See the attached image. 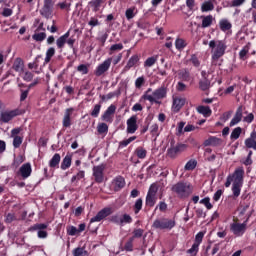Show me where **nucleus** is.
<instances>
[{
    "mask_svg": "<svg viewBox=\"0 0 256 256\" xmlns=\"http://www.w3.org/2000/svg\"><path fill=\"white\" fill-rule=\"evenodd\" d=\"M143 233H145V230L138 228V229H134L133 231V237H131V239H141V237H143Z\"/></svg>",
    "mask_w": 256,
    "mask_h": 256,
    "instance_id": "nucleus-50",
    "label": "nucleus"
},
{
    "mask_svg": "<svg viewBox=\"0 0 256 256\" xmlns=\"http://www.w3.org/2000/svg\"><path fill=\"white\" fill-rule=\"evenodd\" d=\"M77 71L82 73V75H87L89 73V68L85 64H81L77 67Z\"/></svg>",
    "mask_w": 256,
    "mask_h": 256,
    "instance_id": "nucleus-58",
    "label": "nucleus"
},
{
    "mask_svg": "<svg viewBox=\"0 0 256 256\" xmlns=\"http://www.w3.org/2000/svg\"><path fill=\"white\" fill-rule=\"evenodd\" d=\"M84 177L85 171L79 170L78 173L71 178V183H75V181H81V179H83Z\"/></svg>",
    "mask_w": 256,
    "mask_h": 256,
    "instance_id": "nucleus-46",
    "label": "nucleus"
},
{
    "mask_svg": "<svg viewBox=\"0 0 256 256\" xmlns=\"http://www.w3.org/2000/svg\"><path fill=\"white\" fill-rule=\"evenodd\" d=\"M21 143H23V138L20 136H15L13 139V147L15 149H19V147H21Z\"/></svg>",
    "mask_w": 256,
    "mask_h": 256,
    "instance_id": "nucleus-54",
    "label": "nucleus"
},
{
    "mask_svg": "<svg viewBox=\"0 0 256 256\" xmlns=\"http://www.w3.org/2000/svg\"><path fill=\"white\" fill-rule=\"evenodd\" d=\"M48 225L43 223L34 224L32 227L29 228V231H45Z\"/></svg>",
    "mask_w": 256,
    "mask_h": 256,
    "instance_id": "nucleus-40",
    "label": "nucleus"
},
{
    "mask_svg": "<svg viewBox=\"0 0 256 256\" xmlns=\"http://www.w3.org/2000/svg\"><path fill=\"white\" fill-rule=\"evenodd\" d=\"M12 69H14V71H16V73H23V71L25 69V62H23V59H21L19 57L16 58L12 65Z\"/></svg>",
    "mask_w": 256,
    "mask_h": 256,
    "instance_id": "nucleus-23",
    "label": "nucleus"
},
{
    "mask_svg": "<svg viewBox=\"0 0 256 256\" xmlns=\"http://www.w3.org/2000/svg\"><path fill=\"white\" fill-rule=\"evenodd\" d=\"M213 25V16H202V28L206 29V27H211Z\"/></svg>",
    "mask_w": 256,
    "mask_h": 256,
    "instance_id": "nucleus-32",
    "label": "nucleus"
},
{
    "mask_svg": "<svg viewBox=\"0 0 256 256\" xmlns=\"http://www.w3.org/2000/svg\"><path fill=\"white\" fill-rule=\"evenodd\" d=\"M241 119H243V106L237 108L236 113L230 122V127H234V125L241 123Z\"/></svg>",
    "mask_w": 256,
    "mask_h": 256,
    "instance_id": "nucleus-19",
    "label": "nucleus"
},
{
    "mask_svg": "<svg viewBox=\"0 0 256 256\" xmlns=\"http://www.w3.org/2000/svg\"><path fill=\"white\" fill-rule=\"evenodd\" d=\"M173 193H176L180 199H187L193 193V186L189 182L180 181L172 186Z\"/></svg>",
    "mask_w": 256,
    "mask_h": 256,
    "instance_id": "nucleus-1",
    "label": "nucleus"
},
{
    "mask_svg": "<svg viewBox=\"0 0 256 256\" xmlns=\"http://www.w3.org/2000/svg\"><path fill=\"white\" fill-rule=\"evenodd\" d=\"M32 169H31V163H25L20 167V174L21 177H23V179H27V177H31V173H32Z\"/></svg>",
    "mask_w": 256,
    "mask_h": 256,
    "instance_id": "nucleus-22",
    "label": "nucleus"
},
{
    "mask_svg": "<svg viewBox=\"0 0 256 256\" xmlns=\"http://www.w3.org/2000/svg\"><path fill=\"white\" fill-rule=\"evenodd\" d=\"M241 133H243V128L242 127H236L231 135H230V139L232 141H237V139H239V137H241Z\"/></svg>",
    "mask_w": 256,
    "mask_h": 256,
    "instance_id": "nucleus-34",
    "label": "nucleus"
},
{
    "mask_svg": "<svg viewBox=\"0 0 256 256\" xmlns=\"http://www.w3.org/2000/svg\"><path fill=\"white\" fill-rule=\"evenodd\" d=\"M73 256H89L85 248L78 247L72 251Z\"/></svg>",
    "mask_w": 256,
    "mask_h": 256,
    "instance_id": "nucleus-39",
    "label": "nucleus"
},
{
    "mask_svg": "<svg viewBox=\"0 0 256 256\" xmlns=\"http://www.w3.org/2000/svg\"><path fill=\"white\" fill-rule=\"evenodd\" d=\"M209 47L210 49H212V51L214 50L212 55V59L214 61L221 59V57L225 55V50L227 49V45H225V42H223L222 40L210 41Z\"/></svg>",
    "mask_w": 256,
    "mask_h": 256,
    "instance_id": "nucleus-3",
    "label": "nucleus"
},
{
    "mask_svg": "<svg viewBox=\"0 0 256 256\" xmlns=\"http://www.w3.org/2000/svg\"><path fill=\"white\" fill-rule=\"evenodd\" d=\"M197 111L200 113V115H203L204 117H211V114L213 113L209 106H198Z\"/></svg>",
    "mask_w": 256,
    "mask_h": 256,
    "instance_id": "nucleus-28",
    "label": "nucleus"
},
{
    "mask_svg": "<svg viewBox=\"0 0 256 256\" xmlns=\"http://www.w3.org/2000/svg\"><path fill=\"white\" fill-rule=\"evenodd\" d=\"M126 125H127V133L129 134L135 133V131L139 129V126L137 125V115L131 116L127 120Z\"/></svg>",
    "mask_w": 256,
    "mask_h": 256,
    "instance_id": "nucleus-14",
    "label": "nucleus"
},
{
    "mask_svg": "<svg viewBox=\"0 0 256 256\" xmlns=\"http://www.w3.org/2000/svg\"><path fill=\"white\" fill-rule=\"evenodd\" d=\"M210 87L211 81H209V79L205 78L199 81V89H201V91H209Z\"/></svg>",
    "mask_w": 256,
    "mask_h": 256,
    "instance_id": "nucleus-30",
    "label": "nucleus"
},
{
    "mask_svg": "<svg viewBox=\"0 0 256 256\" xmlns=\"http://www.w3.org/2000/svg\"><path fill=\"white\" fill-rule=\"evenodd\" d=\"M219 27L221 29V31H229L231 29V27H233V25L231 24V22H229V20L227 19H222L219 22Z\"/></svg>",
    "mask_w": 256,
    "mask_h": 256,
    "instance_id": "nucleus-31",
    "label": "nucleus"
},
{
    "mask_svg": "<svg viewBox=\"0 0 256 256\" xmlns=\"http://www.w3.org/2000/svg\"><path fill=\"white\" fill-rule=\"evenodd\" d=\"M230 231L236 237H243L245 231H247V220L243 223L233 222L230 224Z\"/></svg>",
    "mask_w": 256,
    "mask_h": 256,
    "instance_id": "nucleus-6",
    "label": "nucleus"
},
{
    "mask_svg": "<svg viewBox=\"0 0 256 256\" xmlns=\"http://www.w3.org/2000/svg\"><path fill=\"white\" fill-rule=\"evenodd\" d=\"M114 191H121L125 187V178L118 176L113 180Z\"/></svg>",
    "mask_w": 256,
    "mask_h": 256,
    "instance_id": "nucleus-24",
    "label": "nucleus"
},
{
    "mask_svg": "<svg viewBox=\"0 0 256 256\" xmlns=\"http://www.w3.org/2000/svg\"><path fill=\"white\" fill-rule=\"evenodd\" d=\"M197 167V160H190L186 163L185 165V170L186 171H193Z\"/></svg>",
    "mask_w": 256,
    "mask_h": 256,
    "instance_id": "nucleus-51",
    "label": "nucleus"
},
{
    "mask_svg": "<svg viewBox=\"0 0 256 256\" xmlns=\"http://www.w3.org/2000/svg\"><path fill=\"white\" fill-rule=\"evenodd\" d=\"M58 7H60V9H66V11H70V9H71V0H64L60 3H58Z\"/></svg>",
    "mask_w": 256,
    "mask_h": 256,
    "instance_id": "nucleus-47",
    "label": "nucleus"
},
{
    "mask_svg": "<svg viewBox=\"0 0 256 256\" xmlns=\"http://www.w3.org/2000/svg\"><path fill=\"white\" fill-rule=\"evenodd\" d=\"M13 221H17V217L13 213H8L6 215L5 223H13Z\"/></svg>",
    "mask_w": 256,
    "mask_h": 256,
    "instance_id": "nucleus-60",
    "label": "nucleus"
},
{
    "mask_svg": "<svg viewBox=\"0 0 256 256\" xmlns=\"http://www.w3.org/2000/svg\"><path fill=\"white\" fill-rule=\"evenodd\" d=\"M117 110V107L115 105H110L107 110L102 115L101 119L102 121H105L106 123H113V117L111 115H115V111Z\"/></svg>",
    "mask_w": 256,
    "mask_h": 256,
    "instance_id": "nucleus-15",
    "label": "nucleus"
},
{
    "mask_svg": "<svg viewBox=\"0 0 256 256\" xmlns=\"http://www.w3.org/2000/svg\"><path fill=\"white\" fill-rule=\"evenodd\" d=\"M104 0H92L89 2V6L92 7L93 11L97 13L99 9L101 8V5H103Z\"/></svg>",
    "mask_w": 256,
    "mask_h": 256,
    "instance_id": "nucleus-33",
    "label": "nucleus"
},
{
    "mask_svg": "<svg viewBox=\"0 0 256 256\" xmlns=\"http://www.w3.org/2000/svg\"><path fill=\"white\" fill-rule=\"evenodd\" d=\"M234 181H235V173L227 177V180L225 182V187H231V183H233Z\"/></svg>",
    "mask_w": 256,
    "mask_h": 256,
    "instance_id": "nucleus-63",
    "label": "nucleus"
},
{
    "mask_svg": "<svg viewBox=\"0 0 256 256\" xmlns=\"http://www.w3.org/2000/svg\"><path fill=\"white\" fill-rule=\"evenodd\" d=\"M211 199L209 197H205L204 199L200 200L202 205H205L207 209H213V204H211Z\"/></svg>",
    "mask_w": 256,
    "mask_h": 256,
    "instance_id": "nucleus-55",
    "label": "nucleus"
},
{
    "mask_svg": "<svg viewBox=\"0 0 256 256\" xmlns=\"http://www.w3.org/2000/svg\"><path fill=\"white\" fill-rule=\"evenodd\" d=\"M101 112V104H96L91 111V117H99V113Z\"/></svg>",
    "mask_w": 256,
    "mask_h": 256,
    "instance_id": "nucleus-53",
    "label": "nucleus"
},
{
    "mask_svg": "<svg viewBox=\"0 0 256 256\" xmlns=\"http://www.w3.org/2000/svg\"><path fill=\"white\" fill-rule=\"evenodd\" d=\"M243 175H245V170H243V168H238L234 171L235 180L232 184V193L234 197H239V195H241V188L243 187Z\"/></svg>",
    "mask_w": 256,
    "mask_h": 256,
    "instance_id": "nucleus-2",
    "label": "nucleus"
},
{
    "mask_svg": "<svg viewBox=\"0 0 256 256\" xmlns=\"http://www.w3.org/2000/svg\"><path fill=\"white\" fill-rule=\"evenodd\" d=\"M135 139H137V136H131L130 138L120 141L119 142V148L121 149V147H127V145H129V143H133V141H135Z\"/></svg>",
    "mask_w": 256,
    "mask_h": 256,
    "instance_id": "nucleus-48",
    "label": "nucleus"
},
{
    "mask_svg": "<svg viewBox=\"0 0 256 256\" xmlns=\"http://www.w3.org/2000/svg\"><path fill=\"white\" fill-rule=\"evenodd\" d=\"M67 233L68 235H70L71 237L77 235V233H79V231L77 230V227L75 226H70L68 229H67Z\"/></svg>",
    "mask_w": 256,
    "mask_h": 256,
    "instance_id": "nucleus-61",
    "label": "nucleus"
},
{
    "mask_svg": "<svg viewBox=\"0 0 256 256\" xmlns=\"http://www.w3.org/2000/svg\"><path fill=\"white\" fill-rule=\"evenodd\" d=\"M105 171V165H98L93 167V177L96 183H103V172Z\"/></svg>",
    "mask_w": 256,
    "mask_h": 256,
    "instance_id": "nucleus-13",
    "label": "nucleus"
},
{
    "mask_svg": "<svg viewBox=\"0 0 256 256\" xmlns=\"http://www.w3.org/2000/svg\"><path fill=\"white\" fill-rule=\"evenodd\" d=\"M54 55H55V48L50 47V48L46 51L45 63H49V62L51 61V59L53 58Z\"/></svg>",
    "mask_w": 256,
    "mask_h": 256,
    "instance_id": "nucleus-44",
    "label": "nucleus"
},
{
    "mask_svg": "<svg viewBox=\"0 0 256 256\" xmlns=\"http://www.w3.org/2000/svg\"><path fill=\"white\" fill-rule=\"evenodd\" d=\"M176 223L175 220H171L169 218H160V219H156L153 224L152 227L154 229H173V227H175Z\"/></svg>",
    "mask_w": 256,
    "mask_h": 256,
    "instance_id": "nucleus-5",
    "label": "nucleus"
},
{
    "mask_svg": "<svg viewBox=\"0 0 256 256\" xmlns=\"http://www.w3.org/2000/svg\"><path fill=\"white\" fill-rule=\"evenodd\" d=\"M135 153H136L138 159H145V157H147V150H145V148H143V147H138L135 150Z\"/></svg>",
    "mask_w": 256,
    "mask_h": 256,
    "instance_id": "nucleus-42",
    "label": "nucleus"
},
{
    "mask_svg": "<svg viewBox=\"0 0 256 256\" xmlns=\"http://www.w3.org/2000/svg\"><path fill=\"white\" fill-rule=\"evenodd\" d=\"M245 145L247 149H254L256 151V131L254 130L250 137L245 140Z\"/></svg>",
    "mask_w": 256,
    "mask_h": 256,
    "instance_id": "nucleus-20",
    "label": "nucleus"
},
{
    "mask_svg": "<svg viewBox=\"0 0 256 256\" xmlns=\"http://www.w3.org/2000/svg\"><path fill=\"white\" fill-rule=\"evenodd\" d=\"M190 61L194 65V67H199L201 65V62H199V58H197L195 54L191 56Z\"/></svg>",
    "mask_w": 256,
    "mask_h": 256,
    "instance_id": "nucleus-64",
    "label": "nucleus"
},
{
    "mask_svg": "<svg viewBox=\"0 0 256 256\" xmlns=\"http://www.w3.org/2000/svg\"><path fill=\"white\" fill-rule=\"evenodd\" d=\"M137 63H139V56L137 55H133L131 56V58L128 60L125 69L127 71H129V69H131L132 67H135V65H137Z\"/></svg>",
    "mask_w": 256,
    "mask_h": 256,
    "instance_id": "nucleus-29",
    "label": "nucleus"
},
{
    "mask_svg": "<svg viewBox=\"0 0 256 256\" xmlns=\"http://www.w3.org/2000/svg\"><path fill=\"white\" fill-rule=\"evenodd\" d=\"M178 77L182 81H189V79H191V75L189 74V70H187V69L181 70L178 73Z\"/></svg>",
    "mask_w": 256,
    "mask_h": 256,
    "instance_id": "nucleus-37",
    "label": "nucleus"
},
{
    "mask_svg": "<svg viewBox=\"0 0 256 256\" xmlns=\"http://www.w3.org/2000/svg\"><path fill=\"white\" fill-rule=\"evenodd\" d=\"M157 191H158L157 185L152 184L146 195L147 207H155V204L157 203Z\"/></svg>",
    "mask_w": 256,
    "mask_h": 256,
    "instance_id": "nucleus-7",
    "label": "nucleus"
},
{
    "mask_svg": "<svg viewBox=\"0 0 256 256\" xmlns=\"http://www.w3.org/2000/svg\"><path fill=\"white\" fill-rule=\"evenodd\" d=\"M59 163H61V155L59 153H56L49 161V167H51V169H58Z\"/></svg>",
    "mask_w": 256,
    "mask_h": 256,
    "instance_id": "nucleus-25",
    "label": "nucleus"
},
{
    "mask_svg": "<svg viewBox=\"0 0 256 256\" xmlns=\"http://www.w3.org/2000/svg\"><path fill=\"white\" fill-rule=\"evenodd\" d=\"M141 209H143V199L139 198L136 200V202L134 204L135 215H137V213H139V211H141Z\"/></svg>",
    "mask_w": 256,
    "mask_h": 256,
    "instance_id": "nucleus-45",
    "label": "nucleus"
},
{
    "mask_svg": "<svg viewBox=\"0 0 256 256\" xmlns=\"http://www.w3.org/2000/svg\"><path fill=\"white\" fill-rule=\"evenodd\" d=\"M124 249H125V251H133V238H130V239L126 242V244H125V246H124Z\"/></svg>",
    "mask_w": 256,
    "mask_h": 256,
    "instance_id": "nucleus-62",
    "label": "nucleus"
},
{
    "mask_svg": "<svg viewBox=\"0 0 256 256\" xmlns=\"http://www.w3.org/2000/svg\"><path fill=\"white\" fill-rule=\"evenodd\" d=\"M203 237H205V233L204 232H199L196 236H195V242L192 245V247L187 251V253H190V255H197V253H199V245H201V243L203 242Z\"/></svg>",
    "mask_w": 256,
    "mask_h": 256,
    "instance_id": "nucleus-10",
    "label": "nucleus"
},
{
    "mask_svg": "<svg viewBox=\"0 0 256 256\" xmlns=\"http://www.w3.org/2000/svg\"><path fill=\"white\" fill-rule=\"evenodd\" d=\"M119 222L121 225H123V223H133V218H131L129 214H124Z\"/></svg>",
    "mask_w": 256,
    "mask_h": 256,
    "instance_id": "nucleus-56",
    "label": "nucleus"
},
{
    "mask_svg": "<svg viewBox=\"0 0 256 256\" xmlns=\"http://www.w3.org/2000/svg\"><path fill=\"white\" fill-rule=\"evenodd\" d=\"M157 63V58L156 57H149L146 59L144 62V67H153Z\"/></svg>",
    "mask_w": 256,
    "mask_h": 256,
    "instance_id": "nucleus-52",
    "label": "nucleus"
},
{
    "mask_svg": "<svg viewBox=\"0 0 256 256\" xmlns=\"http://www.w3.org/2000/svg\"><path fill=\"white\" fill-rule=\"evenodd\" d=\"M112 61H113V58H108L102 64L98 65V67L94 72L96 77H101V75H103L104 73H107V71H109V67H111Z\"/></svg>",
    "mask_w": 256,
    "mask_h": 256,
    "instance_id": "nucleus-11",
    "label": "nucleus"
},
{
    "mask_svg": "<svg viewBox=\"0 0 256 256\" xmlns=\"http://www.w3.org/2000/svg\"><path fill=\"white\" fill-rule=\"evenodd\" d=\"M97 131L100 135H103V133H108L109 126L106 123H99L97 126Z\"/></svg>",
    "mask_w": 256,
    "mask_h": 256,
    "instance_id": "nucleus-43",
    "label": "nucleus"
},
{
    "mask_svg": "<svg viewBox=\"0 0 256 256\" xmlns=\"http://www.w3.org/2000/svg\"><path fill=\"white\" fill-rule=\"evenodd\" d=\"M75 111L74 108H67L63 117V127H71V115Z\"/></svg>",
    "mask_w": 256,
    "mask_h": 256,
    "instance_id": "nucleus-21",
    "label": "nucleus"
},
{
    "mask_svg": "<svg viewBox=\"0 0 256 256\" xmlns=\"http://www.w3.org/2000/svg\"><path fill=\"white\" fill-rule=\"evenodd\" d=\"M185 105V98L176 97L173 99L174 111H181V108Z\"/></svg>",
    "mask_w": 256,
    "mask_h": 256,
    "instance_id": "nucleus-26",
    "label": "nucleus"
},
{
    "mask_svg": "<svg viewBox=\"0 0 256 256\" xmlns=\"http://www.w3.org/2000/svg\"><path fill=\"white\" fill-rule=\"evenodd\" d=\"M213 9H215V6L213 5V2H211V1L204 2L201 7V10L203 12L213 11Z\"/></svg>",
    "mask_w": 256,
    "mask_h": 256,
    "instance_id": "nucleus-41",
    "label": "nucleus"
},
{
    "mask_svg": "<svg viewBox=\"0 0 256 256\" xmlns=\"http://www.w3.org/2000/svg\"><path fill=\"white\" fill-rule=\"evenodd\" d=\"M47 38V34L45 32H35L32 36V39H34V41H45V39Z\"/></svg>",
    "mask_w": 256,
    "mask_h": 256,
    "instance_id": "nucleus-38",
    "label": "nucleus"
},
{
    "mask_svg": "<svg viewBox=\"0 0 256 256\" xmlns=\"http://www.w3.org/2000/svg\"><path fill=\"white\" fill-rule=\"evenodd\" d=\"M111 213H113V211H111V208H103L96 214V216H94L90 219V224L97 223L99 221H103V219H105L106 217H109V215H111Z\"/></svg>",
    "mask_w": 256,
    "mask_h": 256,
    "instance_id": "nucleus-12",
    "label": "nucleus"
},
{
    "mask_svg": "<svg viewBox=\"0 0 256 256\" xmlns=\"http://www.w3.org/2000/svg\"><path fill=\"white\" fill-rule=\"evenodd\" d=\"M54 5L55 2H53V0H44L43 7L40 10V15H42V17H45L46 19H49L51 15H53Z\"/></svg>",
    "mask_w": 256,
    "mask_h": 256,
    "instance_id": "nucleus-9",
    "label": "nucleus"
},
{
    "mask_svg": "<svg viewBox=\"0 0 256 256\" xmlns=\"http://www.w3.org/2000/svg\"><path fill=\"white\" fill-rule=\"evenodd\" d=\"M187 144L178 143L177 146H175V140L171 141V147L167 150V155L170 157V159L177 158V155H181L184 151H187Z\"/></svg>",
    "mask_w": 256,
    "mask_h": 256,
    "instance_id": "nucleus-4",
    "label": "nucleus"
},
{
    "mask_svg": "<svg viewBox=\"0 0 256 256\" xmlns=\"http://www.w3.org/2000/svg\"><path fill=\"white\" fill-rule=\"evenodd\" d=\"M144 83H145V77L141 76V77L137 78L135 81L136 89H141V87H143Z\"/></svg>",
    "mask_w": 256,
    "mask_h": 256,
    "instance_id": "nucleus-57",
    "label": "nucleus"
},
{
    "mask_svg": "<svg viewBox=\"0 0 256 256\" xmlns=\"http://www.w3.org/2000/svg\"><path fill=\"white\" fill-rule=\"evenodd\" d=\"M70 35H71V33L68 31L56 40V45H57L58 49H63V47H65V43H67V45H69V47L71 49H73V47H75L74 46L75 45V39L69 38Z\"/></svg>",
    "mask_w": 256,
    "mask_h": 256,
    "instance_id": "nucleus-8",
    "label": "nucleus"
},
{
    "mask_svg": "<svg viewBox=\"0 0 256 256\" xmlns=\"http://www.w3.org/2000/svg\"><path fill=\"white\" fill-rule=\"evenodd\" d=\"M151 91H153V89L149 88L143 95V99H145L146 101H149L150 103H155V98L153 97V94L152 95L149 94L151 93Z\"/></svg>",
    "mask_w": 256,
    "mask_h": 256,
    "instance_id": "nucleus-49",
    "label": "nucleus"
},
{
    "mask_svg": "<svg viewBox=\"0 0 256 256\" xmlns=\"http://www.w3.org/2000/svg\"><path fill=\"white\" fill-rule=\"evenodd\" d=\"M175 47L178 51H183L187 47V42L182 38H177L175 41Z\"/></svg>",
    "mask_w": 256,
    "mask_h": 256,
    "instance_id": "nucleus-35",
    "label": "nucleus"
},
{
    "mask_svg": "<svg viewBox=\"0 0 256 256\" xmlns=\"http://www.w3.org/2000/svg\"><path fill=\"white\" fill-rule=\"evenodd\" d=\"M73 159V156L71 154H67L61 163V169L62 171H66V169H69L71 167V161Z\"/></svg>",
    "mask_w": 256,
    "mask_h": 256,
    "instance_id": "nucleus-27",
    "label": "nucleus"
},
{
    "mask_svg": "<svg viewBox=\"0 0 256 256\" xmlns=\"http://www.w3.org/2000/svg\"><path fill=\"white\" fill-rule=\"evenodd\" d=\"M19 113H17V110L12 111H5L0 113V121L2 123H9L13 119V117H17Z\"/></svg>",
    "mask_w": 256,
    "mask_h": 256,
    "instance_id": "nucleus-16",
    "label": "nucleus"
},
{
    "mask_svg": "<svg viewBox=\"0 0 256 256\" xmlns=\"http://www.w3.org/2000/svg\"><path fill=\"white\" fill-rule=\"evenodd\" d=\"M223 140L215 136H211L204 141V147H221Z\"/></svg>",
    "mask_w": 256,
    "mask_h": 256,
    "instance_id": "nucleus-17",
    "label": "nucleus"
},
{
    "mask_svg": "<svg viewBox=\"0 0 256 256\" xmlns=\"http://www.w3.org/2000/svg\"><path fill=\"white\" fill-rule=\"evenodd\" d=\"M249 49H251L250 43L244 46L243 49L239 52V57L242 61H245V59H247V53H249Z\"/></svg>",
    "mask_w": 256,
    "mask_h": 256,
    "instance_id": "nucleus-36",
    "label": "nucleus"
},
{
    "mask_svg": "<svg viewBox=\"0 0 256 256\" xmlns=\"http://www.w3.org/2000/svg\"><path fill=\"white\" fill-rule=\"evenodd\" d=\"M152 95L155 103H157V99H165V97H167V87L161 86L160 88L156 89Z\"/></svg>",
    "mask_w": 256,
    "mask_h": 256,
    "instance_id": "nucleus-18",
    "label": "nucleus"
},
{
    "mask_svg": "<svg viewBox=\"0 0 256 256\" xmlns=\"http://www.w3.org/2000/svg\"><path fill=\"white\" fill-rule=\"evenodd\" d=\"M134 11H135V9H133V8H129L126 10L125 16H126V19H128V21L133 19V17H135Z\"/></svg>",
    "mask_w": 256,
    "mask_h": 256,
    "instance_id": "nucleus-59",
    "label": "nucleus"
}]
</instances>
